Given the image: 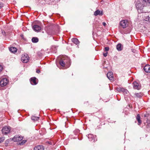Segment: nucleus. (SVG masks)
<instances>
[{"label": "nucleus", "mask_w": 150, "mask_h": 150, "mask_svg": "<svg viewBox=\"0 0 150 150\" xmlns=\"http://www.w3.org/2000/svg\"><path fill=\"white\" fill-rule=\"evenodd\" d=\"M121 89H122V88H117V90L118 91H121V90H122Z\"/></svg>", "instance_id": "7c9ffc66"}, {"label": "nucleus", "mask_w": 150, "mask_h": 150, "mask_svg": "<svg viewBox=\"0 0 150 150\" xmlns=\"http://www.w3.org/2000/svg\"><path fill=\"white\" fill-rule=\"evenodd\" d=\"M4 6L3 4L1 3H0V8H1Z\"/></svg>", "instance_id": "c756f323"}, {"label": "nucleus", "mask_w": 150, "mask_h": 150, "mask_svg": "<svg viewBox=\"0 0 150 150\" xmlns=\"http://www.w3.org/2000/svg\"><path fill=\"white\" fill-rule=\"evenodd\" d=\"M144 71L147 72H150V65H146L144 67Z\"/></svg>", "instance_id": "ddd939ff"}, {"label": "nucleus", "mask_w": 150, "mask_h": 150, "mask_svg": "<svg viewBox=\"0 0 150 150\" xmlns=\"http://www.w3.org/2000/svg\"><path fill=\"white\" fill-rule=\"evenodd\" d=\"M94 14L95 16L98 15L102 16L103 15V12L102 11L97 10L94 12Z\"/></svg>", "instance_id": "4468645a"}, {"label": "nucleus", "mask_w": 150, "mask_h": 150, "mask_svg": "<svg viewBox=\"0 0 150 150\" xmlns=\"http://www.w3.org/2000/svg\"><path fill=\"white\" fill-rule=\"evenodd\" d=\"M143 95V93L140 92L139 93H135L134 94V97L136 98H140Z\"/></svg>", "instance_id": "a211bd4d"}, {"label": "nucleus", "mask_w": 150, "mask_h": 150, "mask_svg": "<svg viewBox=\"0 0 150 150\" xmlns=\"http://www.w3.org/2000/svg\"><path fill=\"white\" fill-rule=\"evenodd\" d=\"M2 33L4 35H5V32L4 31H2Z\"/></svg>", "instance_id": "f704fd0d"}, {"label": "nucleus", "mask_w": 150, "mask_h": 150, "mask_svg": "<svg viewBox=\"0 0 150 150\" xmlns=\"http://www.w3.org/2000/svg\"><path fill=\"white\" fill-rule=\"evenodd\" d=\"M44 147L42 145H38L35 146L34 148V150H44Z\"/></svg>", "instance_id": "2eb2a0df"}, {"label": "nucleus", "mask_w": 150, "mask_h": 150, "mask_svg": "<svg viewBox=\"0 0 150 150\" xmlns=\"http://www.w3.org/2000/svg\"><path fill=\"white\" fill-rule=\"evenodd\" d=\"M29 57L27 54H25L22 55L21 60L23 62L26 63L29 61Z\"/></svg>", "instance_id": "7ed1b4c3"}, {"label": "nucleus", "mask_w": 150, "mask_h": 150, "mask_svg": "<svg viewBox=\"0 0 150 150\" xmlns=\"http://www.w3.org/2000/svg\"><path fill=\"white\" fill-rule=\"evenodd\" d=\"M31 118L32 120L34 121H35L38 120H39V117H35L33 116H32L31 117Z\"/></svg>", "instance_id": "b1692460"}, {"label": "nucleus", "mask_w": 150, "mask_h": 150, "mask_svg": "<svg viewBox=\"0 0 150 150\" xmlns=\"http://www.w3.org/2000/svg\"><path fill=\"white\" fill-rule=\"evenodd\" d=\"M26 142V140H23L22 142L20 143V145H23Z\"/></svg>", "instance_id": "bb28decb"}, {"label": "nucleus", "mask_w": 150, "mask_h": 150, "mask_svg": "<svg viewBox=\"0 0 150 150\" xmlns=\"http://www.w3.org/2000/svg\"><path fill=\"white\" fill-rule=\"evenodd\" d=\"M133 87L135 89L139 90L141 88V86L139 83L135 81L133 83Z\"/></svg>", "instance_id": "0eeeda50"}, {"label": "nucleus", "mask_w": 150, "mask_h": 150, "mask_svg": "<svg viewBox=\"0 0 150 150\" xmlns=\"http://www.w3.org/2000/svg\"><path fill=\"white\" fill-rule=\"evenodd\" d=\"M64 62L61 59L59 61V64L62 67H65V66H67V65L64 63Z\"/></svg>", "instance_id": "5701e85b"}, {"label": "nucleus", "mask_w": 150, "mask_h": 150, "mask_svg": "<svg viewBox=\"0 0 150 150\" xmlns=\"http://www.w3.org/2000/svg\"><path fill=\"white\" fill-rule=\"evenodd\" d=\"M32 41L33 43H36L38 41V39L37 37H33L32 39Z\"/></svg>", "instance_id": "4be33fe9"}, {"label": "nucleus", "mask_w": 150, "mask_h": 150, "mask_svg": "<svg viewBox=\"0 0 150 150\" xmlns=\"http://www.w3.org/2000/svg\"><path fill=\"white\" fill-rule=\"evenodd\" d=\"M136 119L138 122V125H140L142 123V121L140 120V117L139 114H137L136 117Z\"/></svg>", "instance_id": "6ab92c4d"}, {"label": "nucleus", "mask_w": 150, "mask_h": 150, "mask_svg": "<svg viewBox=\"0 0 150 150\" xmlns=\"http://www.w3.org/2000/svg\"><path fill=\"white\" fill-rule=\"evenodd\" d=\"M2 66L1 65H0V72L2 70Z\"/></svg>", "instance_id": "72a5a7b5"}, {"label": "nucleus", "mask_w": 150, "mask_h": 150, "mask_svg": "<svg viewBox=\"0 0 150 150\" xmlns=\"http://www.w3.org/2000/svg\"><path fill=\"white\" fill-rule=\"evenodd\" d=\"M146 20L150 22V12L148 13V15L146 18Z\"/></svg>", "instance_id": "393cba45"}, {"label": "nucleus", "mask_w": 150, "mask_h": 150, "mask_svg": "<svg viewBox=\"0 0 150 150\" xmlns=\"http://www.w3.org/2000/svg\"><path fill=\"white\" fill-rule=\"evenodd\" d=\"M121 91H122L123 93L125 95L127 96L129 93L128 91L126 89H121Z\"/></svg>", "instance_id": "412c9836"}, {"label": "nucleus", "mask_w": 150, "mask_h": 150, "mask_svg": "<svg viewBox=\"0 0 150 150\" xmlns=\"http://www.w3.org/2000/svg\"><path fill=\"white\" fill-rule=\"evenodd\" d=\"M128 22L127 20H122L120 23V25L123 28H125L128 26Z\"/></svg>", "instance_id": "39448f33"}, {"label": "nucleus", "mask_w": 150, "mask_h": 150, "mask_svg": "<svg viewBox=\"0 0 150 150\" xmlns=\"http://www.w3.org/2000/svg\"><path fill=\"white\" fill-rule=\"evenodd\" d=\"M9 50L10 52L13 53L16 52L17 51V49L14 47H11L9 48Z\"/></svg>", "instance_id": "dca6fc26"}, {"label": "nucleus", "mask_w": 150, "mask_h": 150, "mask_svg": "<svg viewBox=\"0 0 150 150\" xmlns=\"http://www.w3.org/2000/svg\"><path fill=\"white\" fill-rule=\"evenodd\" d=\"M8 79L6 78H3L0 81V85L1 86H6L8 83Z\"/></svg>", "instance_id": "423d86ee"}, {"label": "nucleus", "mask_w": 150, "mask_h": 150, "mask_svg": "<svg viewBox=\"0 0 150 150\" xmlns=\"http://www.w3.org/2000/svg\"><path fill=\"white\" fill-rule=\"evenodd\" d=\"M23 139V138L22 136L16 135L14 137L13 139L14 141L17 142L21 141Z\"/></svg>", "instance_id": "6e6552de"}, {"label": "nucleus", "mask_w": 150, "mask_h": 150, "mask_svg": "<svg viewBox=\"0 0 150 150\" xmlns=\"http://www.w3.org/2000/svg\"><path fill=\"white\" fill-rule=\"evenodd\" d=\"M33 30L36 32H38L41 29V27L38 25H35L33 27Z\"/></svg>", "instance_id": "f8f14e48"}, {"label": "nucleus", "mask_w": 150, "mask_h": 150, "mask_svg": "<svg viewBox=\"0 0 150 150\" xmlns=\"http://www.w3.org/2000/svg\"><path fill=\"white\" fill-rule=\"evenodd\" d=\"M150 5V0H139L136 3V6L139 13L144 12L143 7Z\"/></svg>", "instance_id": "f257e3e1"}, {"label": "nucleus", "mask_w": 150, "mask_h": 150, "mask_svg": "<svg viewBox=\"0 0 150 150\" xmlns=\"http://www.w3.org/2000/svg\"><path fill=\"white\" fill-rule=\"evenodd\" d=\"M108 53L107 52L105 53H103V56L105 57H106Z\"/></svg>", "instance_id": "c85d7f7f"}, {"label": "nucleus", "mask_w": 150, "mask_h": 150, "mask_svg": "<svg viewBox=\"0 0 150 150\" xmlns=\"http://www.w3.org/2000/svg\"><path fill=\"white\" fill-rule=\"evenodd\" d=\"M108 78L110 80H112L113 79V74L112 72H109L107 74Z\"/></svg>", "instance_id": "9b49d317"}, {"label": "nucleus", "mask_w": 150, "mask_h": 150, "mask_svg": "<svg viewBox=\"0 0 150 150\" xmlns=\"http://www.w3.org/2000/svg\"><path fill=\"white\" fill-rule=\"evenodd\" d=\"M116 48L119 51H120L122 50V47L121 44L120 43L118 44L117 45Z\"/></svg>", "instance_id": "aec40b11"}, {"label": "nucleus", "mask_w": 150, "mask_h": 150, "mask_svg": "<svg viewBox=\"0 0 150 150\" xmlns=\"http://www.w3.org/2000/svg\"><path fill=\"white\" fill-rule=\"evenodd\" d=\"M103 24V26H105L106 25V23L105 22H103L102 23Z\"/></svg>", "instance_id": "2f4dec72"}, {"label": "nucleus", "mask_w": 150, "mask_h": 150, "mask_svg": "<svg viewBox=\"0 0 150 150\" xmlns=\"http://www.w3.org/2000/svg\"><path fill=\"white\" fill-rule=\"evenodd\" d=\"M61 59L67 65V67H69L70 65V59L67 56H64L61 58Z\"/></svg>", "instance_id": "f03ea898"}, {"label": "nucleus", "mask_w": 150, "mask_h": 150, "mask_svg": "<svg viewBox=\"0 0 150 150\" xmlns=\"http://www.w3.org/2000/svg\"><path fill=\"white\" fill-rule=\"evenodd\" d=\"M72 41L73 42L77 45L79 44V43L78 40L77 38H73L72 39Z\"/></svg>", "instance_id": "f3484780"}, {"label": "nucleus", "mask_w": 150, "mask_h": 150, "mask_svg": "<svg viewBox=\"0 0 150 150\" xmlns=\"http://www.w3.org/2000/svg\"><path fill=\"white\" fill-rule=\"evenodd\" d=\"M105 50L106 51H109V48L108 47H106L105 48Z\"/></svg>", "instance_id": "cd10ccee"}, {"label": "nucleus", "mask_w": 150, "mask_h": 150, "mask_svg": "<svg viewBox=\"0 0 150 150\" xmlns=\"http://www.w3.org/2000/svg\"><path fill=\"white\" fill-rule=\"evenodd\" d=\"M36 78L35 77L31 78L30 81L31 83L33 85H35L37 84V83L36 81Z\"/></svg>", "instance_id": "9d476101"}, {"label": "nucleus", "mask_w": 150, "mask_h": 150, "mask_svg": "<svg viewBox=\"0 0 150 150\" xmlns=\"http://www.w3.org/2000/svg\"><path fill=\"white\" fill-rule=\"evenodd\" d=\"M4 139L5 138L4 137H2L0 138V143L3 142Z\"/></svg>", "instance_id": "a878e982"}, {"label": "nucleus", "mask_w": 150, "mask_h": 150, "mask_svg": "<svg viewBox=\"0 0 150 150\" xmlns=\"http://www.w3.org/2000/svg\"><path fill=\"white\" fill-rule=\"evenodd\" d=\"M36 72L38 73H39L40 72V71L39 70L37 69L36 70Z\"/></svg>", "instance_id": "473e14b6"}, {"label": "nucleus", "mask_w": 150, "mask_h": 150, "mask_svg": "<svg viewBox=\"0 0 150 150\" xmlns=\"http://www.w3.org/2000/svg\"><path fill=\"white\" fill-rule=\"evenodd\" d=\"M88 137L90 140L94 142L96 141V136H94L92 134H89L88 135Z\"/></svg>", "instance_id": "1a4fd4ad"}, {"label": "nucleus", "mask_w": 150, "mask_h": 150, "mask_svg": "<svg viewBox=\"0 0 150 150\" xmlns=\"http://www.w3.org/2000/svg\"><path fill=\"white\" fill-rule=\"evenodd\" d=\"M10 131V127L5 126L2 129V132L3 134L6 135L9 133Z\"/></svg>", "instance_id": "20e7f679"}]
</instances>
